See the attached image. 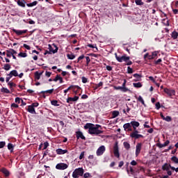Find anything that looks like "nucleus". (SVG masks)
Instances as JSON below:
<instances>
[{
	"instance_id": "bf43d9fd",
	"label": "nucleus",
	"mask_w": 178,
	"mask_h": 178,
	"mask_svg": "<svg viewBox=\"0 0 178 178\" xmlns=\"http://www.w3.org/2000/svg\"><path fill=\"white\" fill-rule=\"evenodd\" d=\"M86 65H88V63H90V57L86 56Z\"/></svg>"
},
{
	"instance_id": "3c124183",
	"label": "nucleus",
	"mask_w": 178,
	"mask_h": 178,
	"mask_svg": "<svg viewBox=\"0 0 178 178\" xmlns=\"http://www.w3.org/2000/svg\"><path fill=\"white\" fill-rule=\"evenodd\" d=\"M128 173L131 172V175H133V173H134V170H133V168L130 167L129 170H127Z\"/></svg>"
},
{
	"instance_id": "58836bf2",
	"label": "nucleus",
	"mask_w": 178,
	"mask_h": 178,
	"mask_svg": "<svg viewBox=\"0 0 178 178\" xmlns=\"http://www.w3.org/2000/svg\"><path fill=\"white\" fill-rule=\"evenodd\" d=\"M138 101H139V102H141L143 105H145V103L144 102V99H143V97L139 96L138 98Z\"/></svg>"
},
{
	"instance_id": "b1692460",
	"label": "nucleus",
	"mask_w": 178,
	"mask_h": 178,
	"mask_svg": "<svg viewBox=\"0 0 178 178\" xmlns=\"http://www.w3.org/2000/svg\"><path fill=\"white\" fill-rule=\"evenodd\" d=\"M1 91V92H4L5 94H10V90H9L6 88H2Z\"/></svg>"
},
{
	"instance_id": "a878e982",
	"label": "nucleus",
	"mask_w": 178,
	"mask_h": 178,
	"mask_svg": "<svg viewBox=\"0 0 178 178\" xmlns=\"http://www.w3.org/2000/svg\"><path fill=\"white\" fill-rule=\"evenodd\" d=\"M10 64H5L4 65H3V69H4V70H6V71H8V70H10Z\"/></svg>"
},
{
	"instance_id": "864d4df0",
	"label": "nucleus",
	"mask_w": 178,
	"mask_h": 178,
	"mask_svg": "<svg viewBox=\"0 0 178 178\" xmlns=\"http://www.w3.org/2000/svg\"><path fill=\"white\" fill-rule=\"evenodd\" d=\"M20 101H22V99H20L19 97H16L15 98L16 104H20Z\"/></svg>"
},
{
	"instance_id": "4be33fe9",
	"label": "nucleus",
	"mask_w": 178,
	"mask_h": 178,
	"mask_svg": "<svg viewBox=\"0 0 178 178\" xmlns=\"http://www.w3.org/2000/svg\"><path fill=\"white\" fill-rule=\"evenodd\" d=\"M124 130L126 131L128 130V129H130L131 127V124L130 123H126L123 125Z\"/></svg>"
},
{
	"instance_id": "4468645a",
	"label": "nucleus",
	"mask_w": 178,
	"mask_h": 178,
	"mask_svg": "<svg viewBox=\"0 0 178 178\" xmlns=\"http://www.w3.org/2000/svg\"><path fill=\"white\" fill-rule=\"evenodd\" d=\"M0 172H2V173L5 175L6 177H9L10 172H9V170L6 168H2L0 170Z\"/></svg>"
},
{
	"instance_id": "393cba45",
	"label": "nucleus",
	"mask_w": 178,
	"mask_h": 178,
	"mask_svg": "<svg viewBox=\"0 0 178 178\" xmlns=\"http://www.w3.org/2000/svg\"><path fill=\"white\" fill-rule=\"evenodd\" d=\"M54 92V88L46 90V91H42L41 94H52Z\"/></svg>"
},
{
	"instance_id": "e2e57ef3",
	"label": "nucleus",
	"mask_w": 178,
	"mask_h": 178,
	"mask_svg": "<svg viewBox=\"0 0 178 178\" xmlns=\"http://www.w3.org/2000/svg\"><path fill=\"white\" fill-rule=\"evenodd\" d=\"M87 81H88L87 78L83 76V77H82V83H87Z\"/></svg>"
},
{
	"instance_id": "774afa93",
	"label": "nucleus",
	"mask_w": 178,
	"mask_h": 178,
	"mask_svg": "<svg viewBox=\"0 0 178 178\" xmlns=\"http://www.w3.org/2000/svg\"><path fill=\"white\" fill-rule=\"evenodd\" d=\"M115 90H120L122 91V86H115Z\"/></svg>"
},
{
	"instance_id": "a19ab883",
	"label": "nucleus",
	"mask_w": 178,
	"mask_h": 178,
	"mask_svg": "<svg viewBox=\"0 0 178 178\" xmlns=\"http://www.w3.org/2000/svg\"><path fill=\"white\" fill-rule=\"evenodd\" d=\"M152 56L153 57V59H154V58H156V56H158V51H153L152 53Z\"/></svg>"
},
{
	"instance_id": "f3484780",
	"label": "nucleus",
	"mask_w": 178,
	"mask_h": 178,
	"mask_svg": "<svg viewBox=\"0 0 178 178\" xmlns=\"http://www.w3.org/2000/svg\"><path fill=\"white\" fill-rule=\"evenodd\" d=\"M76 138H81V140H86V136L83 135V132L81 131H77L76 132Z\"/></svg>"
},
{
	"instance_id": "f257e3e1",
	"label": "nucleus",
	"mask_w": 178,
	"mask_h": 178,
	"mask_svg": "<svg viewBox=\"0 0 178 178\" xmlns=\"http://www.w3.org/2000/svg\"><path fill=\"white\" fill-rule=\"evenodd\" d=\"M85 130L88 129L89 134H95V136H98V134H102L104 133V131H102V127L101 125L96 124L95 126L94 124L91 123H87L84 126Z\"/></svg>"
},
{
	"instance_id": "bb28decb",
	"label": "nucleus",
	"mask_w": 178,
	"mask_h": 178,
	"mask_svg": "<svg viewBox=\"0 0 178 178\" xmlns=\"http://www.w3.org/2000/svg\"><path fill=\"white\" fill-rule=\"evenodd\" d=\"M118 116H119V111H113L112 118L115 119V118H118Z\"/></svg>"
},
{
	"instance_id": "dca6fc26",
	"label": "nucleus",
	"mask_w": 178,
	"mask_h": 178,
	"mask_svg": "<svg viewBox=\"0 0 178 178\" xmlns=\"http://www.w3.org/2000/svg\"><path fill=\"white\" fill-rule=\"evenodd\" d=\"M7 76H10L11 77H17L19 76V74L17 73V71L14 70H12L9 74H7Z\"/></svg>"
},
{
	"instance_id": "69168bd1",
	"label": "nucleus",
	"mask_w": 178,
	"mask_h": 178,
	"mask_svg": "<svg viewBox=\"0 0 178 178\" xmlns=\"http://www.w3.org/2000/svg\"><path fill=\"white\" fill-rule=\"evenodd\" d=\"M84 158V152H82L79 156V159H83Z\"/></svg>"
},
{
	"instance_id": "c03bdc74",
	"label": "nucleus",
	"mask_w": 178,
	"mask_h": 178,
	"mask_svg": "<svg viewBox=\"0 0 178 178\" xmlns=\"http://www.w3.org/2000/svg\"><path fill=\"white\" fill-rule=\"evenodd\" d=\"M121 91H122V92H127V91H129V88L122 87Z\"/></svg>"
},
{
	"instance_id": "5fc2aeb1",
	"label": "nucleus",
	"mask_w": 178,
	"mask_h": 178,
	"mask_svg": "<svg viewBox=\"0 0 178 178\" xmlns=\"http://www.w3.org/2000/svg\"><path fill=\"white\" fill-rule=\"evenodd\" d=\"M90 176H91V175H90V173H88V172H86V173L83 175V177H84V178H88V177H90Z\"/></svg>"
},
{
	"instance_id": "c85d7f7f",
	"label": "nucleus",
	"mask_w": 178,
	"mask_h": 178,
	"mask_svg": "<svg viewBox=\"0 0 178 178\" xmlns=\"http://www.w3.org/2000/svg\"><path fill=\"white\" fill-rule=\"evenodd\" d=\"M37 3H38L37 2V1H33V2H32V3H27L26 5H27V6H29V8H31L32 6H35V5H37Z\"/></svg>"
},
{
	"instance_id": "09e8293b",
	"label": "nucleus",
	"mask_w": 178,
	"mask_h": 178,
	"mask_svg": "<svg viewBox=\"0 0 178 178\" xmlns=\"http://www.w3.org/2000/svg\"><path fill=\"white\" fill-rule=\"evenodd\" d=\"M6 143L3 141L0 142V148H3V147H5V145H6Z\"/></svg>"
},
{
	"instance_id": "aec40b11",
	"label": "nucleus",
	"mask_w": 178,
	"mask_h": 178,
	"mask_svg": "<svg viewBox=\"0 0 178 178\" xmlns=\"http://www.w3.org/2000/svg\"><path fill=\"white\" fill-rule=\"evenodd\" d=\"M170 143V142L169 140H166L163 144L159 143L158 147H159V148H163L164 147H166V146L169 145Z\"/></svg>"
},
{
	"instance_id": "79ce46f5",
	"label": "nucleus",
	"mask_w": 178,
	"mask_h": 178,
	"mask_svg": "<svg viewBox=\"0 0 178 178\" xmlns=\"http://www.w3.org/2000/svg\"><path fill=\"white\" fill-rule=\"evenodd\" d=\"M8 86H10V88H12V87H16V84H15V83H13V82H8Z\"/></svg>"
},
{
	"instance_id": "72a5a7b5",
	"label": "nucleus",
	"mask_w": 178,
	"mask_h": 178,
	"mask_svg": "<svg viewBox=\"0 0 178 178\" xmlns=\"http://www.w3.org/2000/svg\"><path fill=\"white\" fill-rule=\"evenodd\" d=\"M72 91L73 92H76V90H81V88H80L79 86H73V88H72Z\"/></svg>"
},
{
	"instance_id": "37998d69",
	"label": "nucleus",
	"mask_w": 178,
	"mask_h": 178,
	"mask_svg": "<svg viewBox=\"0 0 178 178\" xmlns=\"http://www.w3.org/2000/svg\"><path fill=\"white\" fill-rule=\"evenodd\" d=\"M127 73H129V74H131V73H133V69L130 67H127Z\"/></svg>"
},
{
	"instance_id": "6e6552de",
	"label": "nucleus",
	"mask_w": 178,
	"mask_h": 178,
	"mask_svg": "<svg viewBox=\"0 0 178 178\" xmlns=\"http://www.w3.org/2000/svg\"><path fill=\"white\" fill-rule=\"evenodd\" d=\"M131 137L132 138H141L144 136L141 134H138V131L134 130V131L131 134Z\"/></svg>"
},
{
	"instance_id": "49530a36",
	"label": "nucleus",
	"mask_w": 178,
	"mask_h": 178,
	"mask_svg": "<svg viewBox=\"0 0 178 178\" xmlns=\"http://www.w3.org/2000/svg\"><path fill=\"white\" fill-rule=\"evenodd\" d=\"M51 105H54V106H58V101L56 100L51 101Z\"/></svg>"
},
{
	"instance_id": "de8ad7c7",
	"label": "nucleus",
	"mask_w": 178,
	"mask_h": 178,
	"mask_svg": "<svg viewBox=\"0 0 178 178\" xmlns=\"http://www.w3.org/2000/svg\"><path fill=\"white\" fill-rule=\"evenodd\" d=\"M88 47L89 48H96V49L98 50V48H97V46H96V45L89 44H88Z\"/></svg>"
},
{
	"instance_id": "680f3d73",
	"label": "nucleus",
	"mask_w": 178,
	"mask_h": 178,
	"mask_svg": "<svg viewBox=\"0 0 178 178\" xmlns=\"http://www.w3.org/2000/svg\"><path fill=\"white\" fill-rule=\"evenodd\" d=\"M131 165L132 166H136V165H137V161L133 160L131 162Z\"/></svg>"
},
{
	"instance_id": "ddd939ff",
	"label": "nucleus",
	"mask_w": 178,
	"mask_h": 178,
	"mask_svg": "<svg viewBox=\"0 0 178 178\" xmlns=\"http://www.w3.org/2000/svg\"><path fill=\"white\" fill-rule=\"evenodd\" d=\"M56 152L58 155H64V154H67V149H57Z\"/></svg>"
},
{
	"instance_id": "cd10ccee",
	"label": "nucleus",
	"mask_w": 178,
	"mask_h": 178,
	"mask_svg": "<svg viewBox=\"0 0 178 178\" xmlns=\"http://www.w3.org/2000/svg\"><path fill=\"white\" fill-rule=\"evenodd\" d=\"M17 5H19V6H22V8H26V4L20 0L17 1Z\"/></svg>"
},
{
	"instance_id": "13d9d810",
	"label": "nucleus",
	"mask_w": 178,
	"mask_h": 178,
	"mask_svg": "<svg viewBox=\"0 0 178 178\" xmlns=\"http://www.w3.org/2000/svg\"><path fill=\"white\" fill-rule=\"evenodd\" d=\"M81 59H84V55H81L78 58V61L77 63H79V62H80V60H81Z\"/></svg>"
},
{
	"instance_id": "a18cd8bd",
	"label": "nucleus",
	"mask_w": 178,
	"mask_h": 178,
	"mask_svg": "<svg viewBox=\"0 0 178 178\" xmlns=\"http://www.w3.org/2000/svg\"><path fill=\"white\" fill-rule=\"evenodd\" d=\"M49 145V143H48V142H44V149H47V148H48Z\"/></svg>"
},
{
	"instance_id": "f704fd0d",
	"label": "nucleus",
	"mask_w": 178,
	"mask_h": 178,
	"mask_svg": "<svg viewBox=\"0 0 178 178\" xmlns=\"http://www.w3.org/2000/svg\"><path fill=\"white\" fill-rule=\"evenodd\" d=\"M124 147L126 149H130V144L127 142H124Z\"/></svg>"
},
{
	"instance_id": "4d7b16f0",
	"label": "nucleus",
	"mask_w": 178,
	"mask_h": 178,
	"mask_svg": "<svg viewBox=\"0 0 178 178\" xmlns=\"http://www.w3.org/2000/svg\"><path fill=\"white\" fill-rule=\"evenodd\" d=\"M51 74H52L51 72L46 71L45 76H47V77H51Z\"/></svg>"
},
{
	"instance_id": "20e7f679",
	"label": "nucleus",
	"mask_w": 178,
	"mask_h": 178,
	"mask_svg": "<svg viewBox=\"0 0 178 178\" xmlns=\"http://www.w3.org/2000/svg\"><path fill=\"white\" fill-rule=\"evenodd\" d=\"M164 92L168 95V97H173V95H176V91L173 89L164 88Z\"/></svg>"
},
{
	"instance_id": "6e6d98bb",
	"label": "nucleus",
	"mask_w": 178,
	"mask_h": 178,
	"mask_svg": "<svg viewBox=\"0 0 178 178\" xmlns=\"http://www.w3.org/2000/svg\"><path fill=\"white\" fill-rule=\"evenodd\" d=\"M24 48H26V49H28L29 51H30V49H31L30 46L27 45L26 44H24Z\"/></svg>"
},
{
	"instance_id": "338daca9",
	"label": "nucleus",
	"mask_w": 178,
	"mask_h": 178,
	"mask_svg": "<svg viewBox=\"0 0 178 178\" xmlns=\"http://www.w3.org/2000/svg\"><path fill=\"white\" fill-rule=\"evenodd\" d=\"M59 77H60V76L56 75V76L55 77V79H53V81H58L59 80Z\"/></svg>"
},
{
	"instance_id": "0e129e2a",
	"label": "nucleus",
	"mask_w": 178,
	"mask_h": 178,
	"mask_svg": "<svg viewBox=\"0 0 178 178\" xmlns=\"http://www.w3.org/2000/svg\"><path fill=\"white\" fill-rule=\"evenodd\" d=\"M11 108H19V105L13 103L11 104Z\"/></svg>"
},
{
	"instance_id": "473e14b6",
	"label": "nucleus",
	"mask_w": 178,
	"mask_h": 178,
	"mask_svg": "<svg viewBox=\"0 0 178 178\" xmlns=\"http://www.w3.org/2000/svg\"><path fill=\"white\" fill-rule=\"evenodd\" d=\"M67 58H68V59L73 60L74 58H76V56H74L73 54H70L67 55Z\"/></svg>"
},
{
	"instance_id": "1a4fd4ad",
	"label": "nucleus",
	"mask_w": 178,
	"mask_h": 178,
	"mask_svg": "<svg viewBox=\"0 0 178 178\" xmlns=\"http://www.w3.org/2000/svg\"><path fill=\"white\" fill-rule=\"evenodd\" d=\"M114 156L116 158H120V154L119 153V147L115 145L113 147Z\"/></svg>"
},
{
	"instance_id": "a211bd4d",
	"label": "nucleus",
	"mask_w": 178,
	"mask_h": 178,
	"mask_svg": "<svg viewBox=\"0 0 178 178\" xmlns=\"http://www.w3.org/2000/svg\"><path fill=\"white\" fill-rule=\"evenodd\" d=\"M28 112H29V113H31L32 115H35V109L31 106H29L28 108H27Z\"/></svg>"
},
{
	"instance_id": "f8f14e48",
	"label": "nucleus",
	"mask_w": 178,
	"mask_h": 178,
	"mask_svg": "<svg viewBox=\"0 0 178 178\" xmlns=\"http://www.w3.org/2000/svg\"><path fill=\"white\" fill-rule=\"evenodd\" d=\"M76 101H79V96H74V97H68L67 99V102L68 104L70 102H76Z\"/></svg>"
},
{
	"instance_id": "2eb2a0df",
	"label": "nucleus",
	"mask_w": 178,
	"mask_h": 178,
	"mask_svg": "<svg viewBox=\"0 0 178 178\" xmlns=\"http://www.w3.org/2000/svg\"><path fill=\"white\" fill-rule=\"evenodd\" d=\"M131 126L134 128V130H136L137 127L140 126V122L137 121H132L131 122Z\"/></svg>"
},
{
	"instance_id": "9b49d317",
	"label": "nucleus",
	"mask_w": 178,
	"mask_h": 178,
	"mask_svg": "<svg viewBox=\"0 0 178 178\" xmlns=\"http://www.w3.org/2000/svg\"><path fill=\"white\" fill-rule=\"evenodd\" d=\"M13 31L17 35H22V34H26V33H27V30L20 31V30L13 29Z\"/></svg>"
},
{
	"instance_id": "c756f323",
	"label": "nucleus",
	"mask_w": 178,
	"mask_h": 178,
	"mask_svg": "<svg viewBox=\"0 0 178 178\" xmlns=\"http://www.w3.org/2000/svg\"><path fill=\"white\" fill-rule=\"evenodd\" d=\"M8 54H10V55H16V54H17V52H16V51H15L13 49L9 50V51H7Z\"/></svg>"
},
{
	"instance_id": "e433bc0d",
	"label": "nucleus",
	"mask_w": 178,
	"mask_h": 178,
	"mask_svg": "<svg viewBox=\"0 0 178 178\" xmlns=\"http://www.w3.org/2000/svg\"><path fill=\"white\" fill-rule=\"evenodd\" d=\"M8 149H9L10 152L13 151V145L12 143L8 144Z\"/></svg>"
},
{
	"instance_id": "412c9836",
	"label": "nucleus",
	"mask_w": 178,
	"mask_h": 178,
	"mask_svg": "<svg viewBox=\"0 0 178 178\" xmlns=\"http://www.w3.org/2000/svg\"><path fill=\"white\" fill-rule=\"evenodd\" d=\"M134 77H135L136 79H134V81H141V74H134L133 75Z\"/></svg>"
},
{
	"instance_id": "052dcab7",
	"label": "nucleus",
	"mask_w": 178,
	"mask_h": 178,
	"mask_svg": "<svg viewBox=\"0 0 178 178\" xmlns=\"http://www.w3.org/2000/svg\"><path fill=\"white\" fill-rule=\"evenodd\" d=\"M31 106H33V108H37V106H38V103H33Z\"/></svg>"
},
{
	"instance_id": "423d86ee",
	"label": "nucleus",
	"mask_w": 178,
	"mask_h": 178,
	"mask_svg": "<svg viewBox=\"0 0 178 178\" xmlns=\"http://www.w3.org/2000/svg\"><path fill=\"white\" fill-rule=\"evenodd\" d=\"M105 149H106L105 146L104 145L100 146L96 152L97 156H101V155H103L104 153L105 152Z\"/></svg>"
},
{
	"instance_id": "39448f33",
	"label": "nucleus",
	"mask_w": 178,
	"mask_h": 178,
	"mask_svg": "<svg viewBox=\"0 0 178 178\" xmlns=\"http://www.w3.org/2000/svg\"><path fill=\"white\" fill-rule=\"evenodd\" d=\"M69 165L66 163H60L56 165V168L59 170H65V169H67Z\"/></svg>"
},
{
	"instance_id": "ea45409f",
	"label": "nucleus",
	"mask_w": 178,
	"mask_h": 178,
	"mask_svg": "<svg viewBox=\"0 0 178 178\" xmlns=\"http://www.w3.org/2000/svg\"><path fill=\"white\" fill-rule=\"evenodd\" d=\"M135 2L136 3V5H139V6H142L144 5V3H143V1H141V0H135Z\"/></svg>"
},
{
	"instance_id": "4c0bfd02",
	"label": "nucleus",
	"mask_w": 178,
	"mask_h": 178,
	"mask_svg": "<svg viewBox=\"0 0 178 178\" xmlns=\"http://www.w3.org/2000/svg\"><path fill=\"white\" fill-rule=\"evenodd\" d=\"M18 56H20V58H26L27 54L26 53L20 52L18 54Z\"/></svg>"
},
{
	"instance_id": "5701e85b",
	"label": "nucleus",
	"mask_w": 178,
	"mask_h": 178,
	"mask_svg": "<svg viewBox=\"0 0 178 178\" xmlns=\"http://www.w3.org/2000/svg\"><path fill=\"white\" fill-rule=\"evenodd\" d=\"M133 86L135 87V88H141V87H143V84H141L140 82L134 83Z\"/></svg>"
},
{
	"instance_id": "9d476101",
	"label": "nucleus",
	"mask_w": 178,
	"mask_h": 178,
	"mask_svg": "<svg viewBox=\"0 0 178 178\" xmlns=\"http://www.w3.org/2000/svg\"><path fill=\"white\" fill-rule=\"evenodd\" d=\"M160 116L163 120H165V122H172V117L168 115L166 117L163 116V114L162 113H160Z\"/></svg>"
},
{
	"instance_id": "2f4dec72",
	"label": "nucleus",
	"mask_w": 178,
	"mask_h": 178,
	"mask_svg": "<svg viewBox=\"0 0 178 178\" xmlns=\"http://www.w3.org/2000/svg\"><path fill=\"white\" fill-rule=\"evenodd\" d=\"M172 38H173L174 40H176V39L177 38V37H178V33L176 32V31H173V32L172 33Z\"/></svg>"
},
{
	"instance_id": "0eeeda50",
	"label": "nucleus",
	"mask_w": 178,
	"mask_h": 178,
	"mask_svg": "<svg viewBox=\"0 0 178 178\" xmlns=\"http://www.w3.org/2000/svg\"><path fill=\"white\" fill-rule=\"evenodd\" d=\"M143 147V144L141 143H137L136 146V156H138L140 153L141 152V148Z\"/></svg>"
},
{
	"instance_id": "7c9ffc66",
	"label": "nucleus",
	"mask_w": 178,
	"mask_h": 178,
	"mask_svg": "<svg viewBox=\"0 0 178 178\" xmlns=\"http://www.w3.org/2000/svg\"><path fill=\"white\" fill-rule=\"evenodd\" d=\"M49 51L53 52V54H56V52H58V49H56V50H54L51 44H49Z\"/></svg>"
},
{
	"instance_id": "c9c22d12",
	"label": "nucleus",
	"mask_w": 178,
	"mask_h": 178,
	"mask_svg": "<svg viewBox=\"0 0 178 178\" xmlns=\"http://www.w3.org/2000/svg\"><path fill=\"white\" fill-rule=\"evenodd\" d=\"M171 161H172V162H174V163H178V158L175 156H174L171 158Z\"/></svg>"
},
{
	"instance_id": "f03ea898",
	"label": "nucleus",
	"mask_w": 178,
	"mask_h": 178,
	"mask_svg": "<svg viewBox=\"0 0 178 178\" xmlns=\"http://www.w3.org/2000/svg\"><path fill=\"white\" fill-rule=\"evenodd\" d=\"M84 175V170L83 168H79L74 170L72 173L73 178H79L80 176H83Z\"/></svg>"
},
{
	"instance_id": "8fccbe9b",
	"label": "nucleus",
	"mask_w": 178,
	"mask_h": 178,
	"mask_svg": "<svg viewBox=\"0 0 178 178\" xmlns=\"http://www.w3.org/2000/svg\"><path fill=\"white\" fill-rule=\"evenodd\" d=\"M156 109H161V103L157 102L156 103Z\"/></svg>"
},
{
	"instance_id": "7ed1b4c3",
	"label": "nucleus",
	"mask_w": 178,
	"mask_h": 178,
	"mask_svg": "<svg viewBox=\"0 0 178 178\" xmlns=\"http://www.w3.org/2000/svg\"><path fill=\"white\" fill-rule=\"evenodd\" d=\"M115 56L118 62H127L128 60H130V57L127 56L126 55L122 56H118V54L115 53Z\"/></svg>"
},
{
	"instance_id": "6ab92c4d",
	"label": "nucleus",
	"mask_w": 178,
	"mask_h": 178,
	"mask_svg": "<svg viewBox=\"0 0 178 178\" xmlns=\"http://www.w3.org/2000/svg\"><path fill=\"white\" fill-rule=\"evenodd\" d=\"M172 165L170 164H168V163H165L163 166H162V169L163 170H170V169H172Z\"/></svg>"
},
{
	"instance_id": "603ef678",
	"label": "nucleus",
	"mask_w": 178,
	"mask_h": 178,
	"mask_svg": "<svg viewBox=\"0 0 178 178\" xmlns=\"http://www.w3.org/2000/svg\"><path fill=\"white\" fill-rule=\"evenodd\" d=\"M40 76H41V74H38V72H36V73H35V79H36L37 80H40Z\"/></svg>"
}]
</instances>
